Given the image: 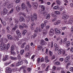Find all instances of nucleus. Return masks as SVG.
<instances>
[{
  "mask_svg": "<svg viewBox=\"0 0 73 73\" xmlns=\"http://www.w3.org/2000/svg\"><path fill=\"white\" fill-rule=\"evenodd\" d=\"M6 44L4 43H1L0 45V50H4L6 49Z\"/></svg>",
  "mask_w": 73,
  "mask_h": 73,
  "instance_id": "1",
  "label": "nucleus"
},
{
  "mask_svg": "<svg viewBox=\"0 0 73 73\" xmlns=\"http://www.w3.org/2000/svg\"><path fill=\"white\" fill-rule=\"evenodd\" d=\"M73 23V18H70L68 19V21H65V24H71Z\"/></svg>",
  "mask_w": 73,
  "mask_h": 73,
  "instance_id": "2",
  "label": "nucleus"
},
{
  "mask_svg": "<svg viewBox=\"0 0 73 73\" xmlns=\"http://www.w3.org/2000/svg\"><path fill=\"white\" fill-rule=\"evenodd\" d=\"M31 18L32 22H33V21H34V20H35V21L37 20V15L36 14V13L34 14V18L33 17V16L32 15H31Z\"/></svg>",
  "mask_w": 73,
  "mask_h": 73,
  "instance_id": "3",
  "label": "nucleus"
},
{
  "mask_svg": "<svg viewBox=\"0 0 73 73\" xmlns=\"http://www.w3.org/2000/svg\"><path fill=\"white\" fill-rule=\"evenodd\" d=\"M8 12L7 9L6 8H4L3 11H1V15H5Z\"/></svg>",
  "mask_w": 73,
  "mask_h": 73,
  "instance_id": "4",
  "label": "nucleus"
},
{
  "mask_svg": "<svg viewBox=\"0 0 73 73\" xmlns=\"http://www.w3.org/2000/svg\"><path fill=\"white\" fill-rule=\"evenodd\" d=\"M55 34L56 35H60V34H61V30H58V29L57 28H55Z\"/></svg>",
  "mask_w": 73,
  "mask_h": 73,
  "instance_id": "5",
  "label": "nucleus"
},
{
  "mask_svg": "<svg viewBox=\"0 0 73 73\" xmlns=\"http://www.w3.org/2000/svg\"><path fill=\"white\" fill-rule=\"evenodd\" d=\"M65 50L60 49L58 50V53L59 54H65Z\"/></svg>",
  "mask_w": 73,
  "mask_h": 73,
  "instance_id": "6",
  "label": "nucleus"
},
{
  "mask_svg": "<svg viewBox=\"0 0 73 73\" xmlns=\"http://www.w3.org/2000/svg\"><path fill=\"white\" fill-rule=\"evenodd\" d=\"M62 18L64 20H66L69 18V16L68 15L64 14L62 16Z\"/></svg>",
  "mask_w": 73,
  "mask_h": 73,
  "instance_id": "7",
  "label": "nucleus"
},
{
  "mask_svg": "<svg viewBox=\"0 0 73 73\" xmlns=\"http://www.w3.org/2000/svg\"><path fill=\"white\" fill-rule=\"evenodd\" d=\"M32 5L33 7H34L35 9H37L38 4L37 2H34L32 3Z\"/></svg>",
  "mask_w": 73,
  "mask_h": 73,
  "instance_id": "8",
  "label": "nucleus"
},
{
  "mask_svg": "<svg viewBox=\"0 0 73 73\" xmlns=\"http://www.w3.org/2000/svg\"><path fill=\"white\" fill-rule=\"evenodd\" d=\"M54 30L53 29H51L49 32V35L52 36H53V35L54 34Z\"/></svg>",
  "mask_w": 73,
  "mask_h": 73,
  "instance_id": "9",
  "label": "nucleus"
},
{
  "mask_svg": "<svg viewBox=\"0 0 73 73\" xmlns=\"http://www.w3.org/2000/svg\"><path fill=\"white\" fill-rule=\"evenodd\" d=\"M23 64V62L19 60L17 62L16 65L17 66H19L20 65H21Z\"/></svg>",
  "mask_w": 73,
  "mask_h": 73,
  "instance_id": "10",
  "label": "nucleus"
},
{
  "mask_svg": "<svg viewBox=\"0 0 73 73\" xmlns=\"http://www.w3.org/2000/svg\"><path fill=\"white\" fill-rule=\"evenodd\" d=\"M16 32L19 37H20L21 36V33H20V31H19V30H17L16 31Z\"/></svg>",
  "mask_w": 73,
  "mask_h": 73,
  "instance_id": "11",
  "label": "nucleus"
},
{
  "mask_svg": "<svg viewBox=\"0 0 73 73\" xmlns=\"http://www.w3.org/2000/svg\"><path fill=\"white\" fill-rule=\"evenodd\" d=\"M21 8L22 10H24V9H25V8H26V6H25V5L24 4V3H22V4Z\"/></svg>",
  "mask_w": 73,
  "mask_h": 73,
  "instance_id": "12",
  "label": "nucleus"
},
{
  "mask_svg": "<svg viewBox=\"0 0 73 73\" xmlns=\"http://www.w3.org/2000/svg\"><path fill=\"white\" fill-rule=\"evenodd\" d=\"M11 70V68H10L7 67L6 69L5 72L6 73H9Z\"/></svg>",
  "mask_w": 73,
  "mask_h": 73,
  "instance_id": "13",
  "label": "nucleus"
},
{
  "mask_svg": "<svg viewBox=\"0 0 73 73\" xmlns=\"http://www.w3.org/2000/svg\"><path fill=\"white\" fill-rule=\"evenodd\" d=\"M35 23H32L31 27V28L32 30L35 29Z\"/></svg>",
  "mask_w": 73,
  "mask_h": 73,
  "instance_id": "14",
  "label": "nucleus"
},
{
  "mask_svg": "<svg viewBox=\"0 0 73 73\" xmlns=\"http://www.w3.org/2000/svg\"><path fill=\"white\" fill-rule=\"evenodd\" d=\"M13 7V4H8L7 5V8H9V9H10V8H11L12 7Z\"/></svg>",
  "mask_w": 73,
  "mask_h": 73,
  "instance_id": "15",
  "label": "nucleus"
},
{
  "mask_svg": "<svg viewBox=\"0 0 73 73\" xmlns=\"http://www.w3.org/2000/svg\"><path fill=\"white\" fill-rule=\"evenodd\" d=\"M70 56H68L65 58V62H67L69 60Z\"/></svg>",
  "mask_w": 73,
  "mask_h": 73,
  "instance_id": "16",
  "label": "nucleus"
},
{
  "mask_svg": "<svg viewBox=\"0 0 73 73\" xmlns=\"http://www.w3.org/2000/svg\"><path fill=\"white\" fill-rule=\"evenodd\" d=\"M34 32L36 33H38V32H40V30L38 28L36 27V29L34 31Z\"/></svg>",
  "mask_w": 73,
  "mask_h": 73,
  "instance_id": "17",
  "label": "nucleus"
},
{
  "mask_svg": "<svg viewBox=\"0 0 73 73\" xmlns=\"http://www.w3.org/2000/svg\"><path fill=\"white\" fill-rule=\"evenodd\" d=\"M61 23V21H60V20H58L56 21V22H54V25H57L58 24H60V23Z\"/></svg>",
  "mask_w": 73,
  "mask_h": 73,
  "instance_id": "18",
  "label": "nucleus"
},
{
  "mask_svg": "<svg viewBox=\"0 0 73 73\" xmlns=\"http://www.w3.org/2000/svg\"><path fill=\"white\" fill-rule=\"evenodd\" d=\"M70 45V42L69 41H68L66 42V47H69Z\"/></svg>",
  "mask_w": 73,
  "mask_h": 73,
  "instance_id": "19",
  "label": "nucleus"
},
{
  "mask_svg": "<svg viewBox=\"0 0 73 73\" xmlns=\"http://www.w3.org/2000/svg\"><path fill=\"white\" fill-rule=\"evenodd\" d=\"M7 37L9 40H11L12 39V36L10 35H8L7 36Z\"/></svg>",
  "mask_w": 73,
  "mask_h": 73,
  "instance_id": "20",
  "label": "nucleus"
},
{
  "mask_svg": "<svg viewBox=\"0 0 73 73\" xmlns=\"http://www.w3.org/2000/svg\"><path fill=\"white\" fill-rule=\"evenodd\" d=\"M48 33V31L44 29L43 30V33L44 36H45L47 33Z\"/></svg>",
  "mask_w": 73,
  "mask_h": 73,
  "instance_id": "21",
  "label": "nucleus"
},
{
  "mask_svg": "<svg viewBox=\"0 0 73 73\" xmlns=\"http://www.w3.org/2000/svg\"><path fill=\"white\" fill-rule=\"evenodd\" d=\"M53 9H56V10H58V9H60V7H59V6L56 5L53 7Z\"/></svg>",
  "mask_w": 73,
  "mask_h": 73,
  "instance_id": "22",
  "label": "nucleus"
},
{
  "mask_svg": "<svg viewBox=\"0 0 73 73\" xmlns=\"http://www.w3.org/2000/svg\"><path fill=\"white\" fill-rule=\"evenodd\" d=\"M41 42L42 45H46V44H47L46 42H45L44 40H42L41 41Z\"/></svg>",
  "mask_w": 73,
  "mask_h": 73,
  "instance_id": "23",
  "label": "nucleus"
},
{
  "mask_svg": "<svg viewBox=\"0 0 73 73\" xmlns=\"http://www.w3.org/2000/svg\"><path fill=\"white\" fill-rule=\"evenodd\" d=\"M31 53H30V52H27L26 53V54L25 55L26 57L27 58V57H30V56H31Z\"/></svg>",
  "mask_w": 73,
  "mask_h": 73,
  "instance_id": "24",
  "label": "nucleus"
},
{
  "mask_svg": "<svg viewBox=\"0 0 73 73\" xmlns=\"http://www.w3.org/2000/svg\"><path fill=\"white\" fill-rule=\"evenodd\" d=\"M7 59H8V56H5L3 58V61H5L7 60Z\"/></svg>",
  "mask_w": 73,
  "mask_h": 73,
  "instance_id": "25",
  "label": "nucleus"
},
{
  "mask_svg": "<svg viewBox=\"0 0 73 73\" xmlns=\"http://www.w3.org/2000/svg\"><path fill=\"white\" fill-rule=\"evenodd\" d=\"M11 59L12 60H17V57H13L12 56H11L10 57Z\"/></svg>",
  "mask_w": 73,
  "mask_h": 73,
  "instance_id": "26",
  "label": "nucleus"
},
{
  "mask_svg": "<svg viewBox=\"0 0 73 73\" xmlns=\"http://www.w3.org/2000/svg\"><path fill=\"white\" fill-rule=\"evenodd\" d=\"M32 19L31 17H27L26 18V21L27 23H28L29 21H30V19Z\"/></svg>",
  "mask_w": 73,
  "mask_h": 73,
  "instance_id": "27",
  "label": "nucleus"
},
{
  "mask_svg": "<svg viewBox=\"0 0 73 73\" xmlns=\"http://www.w3.org/2000/svg\"><path fill=\"white\" fill-rule=\"evenodd\" d=\"M24 42V40L23 39H21L20 41H19L18 43V44L19 45H20L22 43V42Z\"/></svg>",
  "mask_w": 73,
  "mask_h": 73,
  "instance_id": "28",
  "label": "nucleus"
},
{
  "mask_svg": "<svg viewBox=\"0 0 73 73\" xmlns=\"http://www.w3.org/2000/svg\"><path fill=\"white\" fill-rule=\"evenodd\" d=\"M54 12L55 14L57 15H61V13L58 11H54Z\"/></svg>",
  "mask_w": 73,
  "mask_h": 73,
  "instance_id": "29",
  "label": "nucleus"
},
{
  "mask_svg": "<svg viewBox=\"0 0 73 73\" xmlns=\"http://www.w3.org/2000/svg\"><path fill=\"white\" fill-rule=\"evenodd\" d=\"M56 2L57 4V5H60L61 4V1H60L59 0H56Z\"/></svg>",
  "mask_w": 73,
  "mask_h": 73,
  "instance_id": "30",
  "label": "nucleus"
},
{
  "mask_svg": "<svg viewBox=\"0 0 73 73\" xmlns=\"http://www.w3.org/2000/svg\"><path fill=\"white\" fill-rule=\"evenodd\" d=\"M0 20L1 21L2 24H3L4 26H5V25H6V22H5V21H4L3 23V20H2V19H1V18H0Z\"/></svg>",
  "mask_w": 73,
  "mask_h": 73,
  "instance_id": "31",
  "label": "nucleus"
},
{
  "mask_svg": "<svg viewBox=\"0 0 73 73\" xmlns=\"http://www.w3.org/2000/svg\"><path fill=\"white\" fill-rule=\"evenodd\" d=\"M45 60L46 62H49V60L48 59V56H45Z\"/></svg>",
  "mask_w": 73,
  "mask_h": 73,
  "instance_id": "32",
  "label": "nucleus"
},
{
  "mask_svg": "<svg viewBox=\"0 0 73 73\" xmlns=\"http://www.w3.org/2000/svg\"><path fill=\"white\" fill-rule=\"evenodd\" d=\"M27 32V31L26 29H24L22 33V34L23 36H24L25 34H26Z\"/></svg>",
  "mask_w": 73,
  "mask_h": 73,
  "instance_id": "33",
  "label": "nucleus"
},
{
  "mask_svg": "<svg viewBox=\"0 0 73 73\" xmlns=\"http://www.w3.org/2000/svg\"><path fill=\"white\" fill-rule=\"evenodd\" d=\"M9 26H7L6 28V29H7V32L8 33H10V30H9Z\"/></svg>",
  "mask_w": 73,
  "mask_h": 73,
  "instance_id": "34",
  "label": "nucleus"
},
{
  "mask_svg": "<svg viewBox=\"0 0 73 73\" xmlns=\"http://www.w3.org/2000/svg\"><path fill=\"white\" fill-rule=\"evenodd\" d=\"M29 46L27 45L25 47V50H29Z\"/></svg>",
  "mask_w": 73,
  "mask_h": 73,
  "instance_id": "35",
  "label": "nucleus"
},
{
  "mask_svg": "<svg viewBox=\"0 0 73 73\" xmlns=\"http://www.w3.org/2000/svg\"><path fill=\"white\" fill-rule=\"evenodd\" d=\"M8 1H5V2L4 4V6L5 7H6L7 6V5H8Z\"/></svg>",
  "mask_w": 73,
  "mask_h": 73,
  "instance_id": "36",
  "label": "nucleus"
},
{
  "mask_svg": "<svg viewBox=\"0 0 73 73\" xmlns=\"http://www.w3.org/2000/svg\"><path fill=\"white\" fill-rule=\"evenodd\" d=\"M21 8L20 7H19V6H17L16 7V9L18 12H19Z\"/></svg>",
  "mask_w": 73,
  "mask_h": 73,
  "instance_id": "37",
  "label": "nucleus"
},
{
  "mask_svg": "<svg viewBox=\"0 0 73 73\" xmlns=\"http://www.w3.org/2000/svg\"><path fill=\"white\" fill-rule=\"evenodd\" d=\"M19 20L20 21L22 22L23 21H24V20H25V19H24V18H23V17H20Z\"/></svg>",
  "mask_w": 73,
  "mask_h": 73,
  "instance_id": "38",
  "label": "nucleus"
},
{
  "mask_svg": "<svg viewBox=\"0 0 73 73\" xmlns=\"http://www.w3.org/2000/svg\"><path fill=\"white\" fill-rule=\"evenodd\" d=\"M46 25L44 23H41V27L42 29H43L44 27H45Z\"/></svg>",
  "mask_w": 73,
  "mask_h": 73,
  "instance_id": "39",
  "label": "nucleus"
},
{
  "mask_svg": "<svg viewBox=\"0 0 73 73\" xmlns=\"http://www.w3.org/2000/svg\"><path fill=\"white\" fill-rule=\"evenodd\" d=\"M39 7H41V8L43 9V10H44L45 9V6L43 5H40L39 6Z\"/></svg>",
  "mask_w": 73,
  "mask_h": 73,
  "instance_id": "40",
  "label": "nucleus"
},
{
  "mask_svg": "<svg viewBox=\"0 0 73 73\" xmlns=\"http://www.w3.org/2000/svg\"><path fill=\"white\" fill-rule=\"evenodd\" d=\"M26 44V42H24L23 44L21 45V47L23 48L25 47V45Z\"/></svg>",
  "mask_w": 73,
  "mask_h": 73,
  "instance_id": "41",
  "label": "nucleus"
},
{
  "mask_svg": "<svg viewBox=\"0 0 73 73\" xmlns=\"http://www.w3.org/2000/svg\"><path fill=\"white\" fill-rule=\"evenodd\" d=\"M15 50V47L13 46H12L11 47V52Z\"/></svg>",
  "mask_w": 73,
  "mask_h": 73,
  "instance_id": "42",
  "label": "nucleus"
},
{
  "mask_svg": "<svg viewBox=\"0 0 73 73\" xmlns=\"http://www.w3.org/2000/svg\"><path fill=\"white\" fill-rule=\"evenodd\" d=\"M21 1V0H15V3L16 4H17L18 3H19Z\"/></svg>",
  "mask_w": 73,
  "mask_h": 73,
  "instance_id": "43",
  "label": "nucleus"
},
{
  "mask_svg": "<svg viewBox=\"0 0 73 73\" xmlns=\"http://www.w3.org/2000/svg\"><path fill=\"white\" fill-rule=\"evenodd\" d=\"M27 6H28V7H29V8H31V7H32V6L31 5V4H30L28 2V3H27Z\"/></svg>",
  "mask_w": 73,
  "mask_h": 73,
  "instance_id": "44",
  "label": "nucleus"
},
{
  "mask_svg": "<svg viewBox=\"0 0 73 73\" xmlns=\"http://www.w3.org/2000/svg\"><path fill=\"white\" fill-rule=\"evenodd\" d=\"M6 49H9V46H10V44L9 43H8L6 45Z\"/></svg>",
  "mask_w": 73,
  "mask_h": 73,
  "instance_id": "45",
  "label": "nucleus"
},
{
  "mask_svg": "<svg viewBox=\"0 0 73 73\" xmlns=\"http://www.w3.org/2000/svg\"><path fill=\"white\" fill-rule=\"evenodd\" d=\"M24 53V49H22L21 50V52H20V54H21V55H22L23 53Z\"/></svg>",
  "mask_w": 73,
  "mask_h": 73,
  "instance_id": "46",
  "label": "nucleus"
},
{
  "mask_svg": "<svg viewBox=\"0 0 73 73\" xmlns=\"http://www.w3.org/2000/svg\"><path fill=\"white\" fill-rule=\"evenodd\" d=\"M50 28V26L49 25H47L46 26V29L47 31L48 30H49V28Z\"/></svg>",
  "mask_w": 73,
  "mask_h": 73,
  "instance_id": "47",
  "label": "nucleus"
},
{
  "mask_svg": "<svg viewBox=\"0 0 73 73\" xmlns=\"http://www.w3.org/2000/svg\"><path fill=\"white\" fill-rule=\"evenodd\" d=\"M50 14H47L46 17V19H49V18H50Z\"/></svg>",
  "mask_w": 73,
  "mask_h": 73,
  "instance_id": "48",
  "label": "nucleus"
},
{
  "mask_svg": "<svg viewBox=\"0 0 73 73\" xmlns=\"http://www.w3.org/2000/svg\"><path fill=\"white\" fill-rule=\"evenodd\" d=\"M40 59V62H43L44 61V58L42 57Z\"/></svg>",
  "mask_w": 73,
  "mask_h": 73,
  "instance_id": "49",
  "label": "nucleus"
},
{
  "mask_svg": "<svg viewBox=\"0 0 73 73\" xmlns=\"http://www.w3.org/2000/svg\"><path fill=\"white\" fill-rule=\"evenodd\" d=\"M23 27H25L26 28H28V26H27L26 24H25V23H23Z\"/></svg>",
  "mask_w": 73,
  "mask_h": 73,
  "instance_id": "50",
  "label": "nucleus"
},
{
  "mask_svg": "<svg viewBox=\"0 0 73 73\" xmlns=\"http://www.w3.org/2000/svg\"><path fill=\"white\" fill-rule=\"evenodd\" d=\"M49 54H50V56H52V54H53V53L52 52L50 51H49Z\"/></svg>",
  "mask_w": 73,
  "mask_h": 73,
  "instance_id": "51",
  "label": "nucleus"
},
{
  "mask_svg": "<svg viewBox=\"0 0 73 73\" xmlns=\"http://www.w3.org/2000/svg\"><path fill=\"white\" fill-rule=\"evenodd\" d=\"M15 23L16 24H17V23H19V20L18 19H15Z\"/></svg>",
  "mask_w": 73,
  "mask_h": 73,
  "instance_id": "52",
  "label": "nucleus"
},
{
  "mask_svg": "<svg viewBox=\"0 0 73 73\" xmlns=\"http://www.w3.org/2000/svg\"><path fill=\"white\" fill-rule=\"evenodd\" d=\"M40 62V58H38L37 59V63L39 64Z\"/></svg>",
  "mask_w": 73,
  "mask_h": 73,
  "instance_id": "53",
  "label": "nucleus"
},
{
  "mask_svg": "<svg viewBox=\"0 0 73 73\" xmlns=\"http://www.w3.org/2000/svg\"><path fill=\"white\" fill-rule=\"evenodd\" d=\"M55 64H56L58 65H59L60 64V63L59 62H55Z\"/></svg>",
  "mask_w": 73,
  "mask_h": 73,
  "instance_id": "54",
  "label": "nucleus"
},
{
  "mask_svg": "<svg viewBox=\"0 0 73 73\" xmlns=\"http://www.w3.org/2000/svg\"><path fill=\"white\" fill-rule=\"evenodd\" d=\"M59 9H60V11H62V10H63V9H64L63 7L62 6L60 7H59Z\"/></svg>",
  "mask_w": 73,
  "mask_h": 73,
  "instance_id": "55",
  "label": "nucleus"
},
{
  "mask_svg": "<svg viewBox=\"0 0 73 73\" xmlns=\"http://www.w3.org/2000/svg\"><path fill=\"white\" fill-rule=\"evenodd\" d=\"M59 60V61H60V62H62V61H64V58H60Z\"/></svg>",
  "mask_w": 73,
  "mask_h": 73,
  "instance_id": "56",
  "label": "nucleus"
},
{
  "mask_svg": "<svg viewBox=\"0 0 73 73\" xmlns=\"http://www.w3.org/2000/svg\"><path fill=\"white\" fill-rule=\"evenodd\" d=\"M60 40L59 43L60 44H62V39H60Z\"/></svg>",
  "mask_w": 73,
  "mask_h": 73,
  "instance_id": "57",
  "label": "nucleus"
},
{
  "mask_svg": "<svg viewBox=\"0 0 73 73\" xmlns=\"http://www.w3.org/2000/svg\"><path fill=\"white\" fill-rule=\"evenodd\" d=\"M13 10H14L12 8L11 10L10 11L9 13H13Z\"/></svg>",
  "mask_w": 73,
  "mask_h": 73,
  "instance_id": "58",
  "label": "nucleus"
},
{
  "mask_svg": "<svg viewBox=\"0 0 73 73\" xmlns=\"http://www.w3.org/2000/svg\"><path fill=\"white\" fill-rule=\"evenodd\" d=\"M61 38H60L59 37H57L56 38V40L57 41H58L60 40V39H61Z\"/></svg>",
  "mask_w": 73,
  "mask_h": 73,
  "instance_id": "59",
  "label": "nucleus"
},
{
  "mask_svg": "<svg viewBox=\"0 0 73 73\" xmlns=\"http://www.w3.org/2000/svg\"><path fill=\"white\" fill-rule=\"evenodd\" d=\"M70 71H71L72 72H73V67H71L70 68Z\"/></svg>",
  "mask_w": 73,
  "mask_h": 73,
  "instance_id": "60",
  "label": "nucleus"
},
{
  "mask_svg": "<svg viewBox=\"0 0 73 73\" xmlns=\"http://www.w3.org/2000/svg\"><path fill=\"white\" fill-rule=\"evenodd\" d=\"M11 54H13V55H15L16 54V53L15 52L11 51Z\"/></svg>",
  "mask_w": 73,
  "mask_h": 73,
  "instance_id": "61",
  "label": "nucleus"
},
{
  "mask_svg": "<svg viewBox=\"0 0 73 73\" xmlns=\"http://www.w3.org/2000/svg\"><path fill=\"white\" fill-rule=\"evenodd\" d=\"M39 1L41 4H42L44 3L43 0H39Z\"/></svg>",
  "mask_w": 73,
  "mask_h": 73,
  "instance_id": "62",
  "label": "nucleus"
},
{
  "mask_svg": "<svg viewBox=\"0 0 73 73\" xmlns=\"http://www.w3.org/2000/svg\"><path fill=\"white\" fill-rule=\"evenodd\" d=\"M70 52L73 53V47H72L70 49Z\"/></svg>",
  "mask_w": 73,
  "mask_h": 73,
  "instance_id": "63",
  "label": "nucleus"
},
{
  "mask_svg": "<svg viewBox=\"0 0 73 73\" xmlns=\"http://www.w3.org/2000/svg\"><path fill=\"white\" fill-rule=\"evenodd\" d=\"M9 64V63L6 62L5 63V66H7Z\"/></svg>",
  "mask_w": 73,
  "mask_h": 73,
  "instance_id": "64",
  "label": "nucleus"
}]
</instances>
